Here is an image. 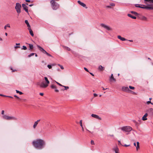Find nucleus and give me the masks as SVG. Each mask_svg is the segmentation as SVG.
<instances>
[{
	"label": "nucleus",
	"mask_w": 153,
	"mask_h": 153,
	"mask_svg": "<svg viewBox=\"0 0 153 153\" xmlns=\"http://www.w3.org/2000/svg\"><path fill=\"white\" fill-rule=\"evenodd\" d=\"M33 144L35 147L38 149H43L45 145V141L41 139H37L33 142Z\"/></svg>",
	"instance_id": "obj_1"
},
{
	"label": "nucleus",
	"mask_w": 153,
	"mask_h": 153,
	"mask_svg": "<svg viewBox=\"0 0 153 153\" xmlns=\"http://www.w3.org/2000/svg\"><path fill=\"white\" fill-rule=\"evenodd\" d=\"M44 79L45 82L43 81L41 83L38 84L41 88H46L48 86V85L50 83V82L47 77H45Z\"/></svg>",
	"instance_id": "obj_2"
},
{
	"label": "nucleus",
	"mask_w": 153,
	"mask_h": 153,
	"mask_svg": "<svg viewBox=\"0 0 153 153\" xmlns=\"http://www.w3.org/2000/svg\"><path fill=\"white\" fill-rule=\"evenodd\" d=\"M143 7H140L139 4H136L135 6L137 7H138L140 8L148 9L149 10H153V4H151L148 5L147 6L145 5H142Z\"/></svg>",
	"instance_id": "obj_3"
},
{
	"label": "nucleus",
	"mask_w": 153,
	"mask_h": 153,
	"mask_svg": "<svg viewBox=\"0 0 153 153\" xmlns=\"http://www.w3.org/2000/svg\"><path fill=\"white\" fill-rule=\"evenodd\" d=\"M50 3L53 10H56L59 8V4L54 0H51Z\"/></svg>",
	"instance_id": "obj_4"
},
{
	"label": "nucleus",
	"mask_w": 153,
	"mask_h": 153,
	"mask_svg": "<svg viewBox=\"0 0 153 153\" xmlns=\"http://www.w3.org/2000/svg\"><path fill=\"white\" fill-rule=\"evenodd\" d=\"M3 119L7 120H17V118L14 117L10 116L7 115H4L2 116Z\"/></svg>",
	"instance_id": "obj_5"
},
{
	"label": "nucleus",
	"mask_w": 153,
	"mask_h": 153,
	"mask_svg": "<svg viewBox=\"0 0 153 153\" xmlns=\"http://www.w3.org/2000/svg\"><path fill=\"white\" fill-rule=\"evenodd\" d=\"M21 4L19 3H17L16 4L15 9L17 13H18V15H19V14L21 12Z\"/></svg>",
	"instance_id": "obj_6"
},
{
	"label": "nucleus",
	"mask_w": 153,
	"mask_h": 153,
	"mask_svg": "<svg viewBox=\"0 0 153 153\" xmlns=\"http://www.w3.org/2000/svg\"><path fill=\"white\" fill-rule=\"evenodd\" d=\"M121 129L123 131L128 132L132 130V128L129 126H123L121 128Z\"/></svg>",
	"instance_id": "obj_7"
},
{
	"label": "nucleus",
	"mask_w": 153,
	"mask_h": 153,
	"mask_svg": "<svg viewBox=\"0 0 153 153\" xmlns=\"http://www.w3.org/2000/svg\"><path fill=\"white\" fill-rule=\"evenodd\" d=\"M91 116L96 119H98L100 120H101V118L98 115H97L96 114H92L91 115Z\"/></svg>",
	"instance_id": "obj_8"
},
{
	"label": "nucleus",
	"mask_w": 153,
	"mask_h": 153,
	"mask_svg": "<svg viewBox=\"0 0 153 153\" xmlns=\"http://www.w3.org/2000/svg\"><path fill=\"white\" fill-rule=\"evenodd\" d=\"M51 88L52 89H54L55 90V91L56 92H59V91L57 89V88L56 87V86L55 85H54L53 84H52L51 86Z\"/></svg>",
	"instance_id": "obj_9"
},
{
	"label": "nucleus",
	"mask_w": 153,
	"mask_h": 153,
	"mask_svg": "<svg viewBox=\"0 0 153 153\" xmlns=\"http://www.w3.org/2000/svg\"><path fill=\"white\" fill-rule=\"evenodd\" d=\"M77 2L79 4L82 6L83 7H85L86 8H87V7H86L85 4L81 2L80 1H77Z\"/></svg>",
	"instance_id": "obj_10"
},
{
	"label": "nucleus",
	"mask_w": 153,
	"mask_h": 153,
	"mask_svg": "<svg viewBox=\"0 0 153 153\" xmlns=\"http://www.w3.org/2000/svg\"><path fill=\"white\" fill-rule=\"evenodd\" d=\"M22 7L23 8L24 10H25V11L28 13V7L26 6V5L25 4H22Z\"/></svg>",
	"instance_id": "obj_11"
},
{
	"label": "nucleus",
	"mask_w": 153,
	"mask_h": 153,
	"mask_svg": "<svg viewBox=\"0 0 153 153\" xmlns=\"http://www.w3.org/2000/svg\"><path fill=\"white\" fill-rule=\"evenodd\" d=\"M40 120H39L34 122V125L33 126V128L34 129H35L36 128L39 122L40 121Z\"/></svg>",
	"instance_id": "obj_12"
},
{
	"label": "nucleus",
	"mask_w": 153,
	"mask_h": 153,
	"mask_svg": "<svg viewBox=\"0 0 153 153\" xmlns=\"http://www.w3.org/2000/svg\"><path fill=\"white\" fill-rule=\"evenodd\" d=\"M122 90L125 92H128L130 91L128 88V87H123L122 88Z\"/></svg>",
	"instance_id": "obj_13"
},
{
	"label": "nucleus",
	"mask_w": 153,
	"mask_h": 153,
	"mask_svg": "<svg viewBox=\"0 0 153 153\" xmlns=\"http://www.w3.org/2000/svg\"><path fill=\"white\" fill-rule=\"evenodd\" d=\"M113 150L114 151L115 153H119V149L117 146H115L113 148Z\"/></svg>",
	"instance_id": "obj_14"
},
{
	"label": "nucleus",
	"mask_w": 153,
	"mask_h": 153,
	"mask_svg": "<svg viewBox=\"0 0 153 153\" xmlns=\"http://www.w3.org/2000/svg\"><path fill=\"white\" fill-rule=\"evenodd\" d=\"M37 47L39 48V50L43 52V53H44L45 52V51L42 47H41L39 45L37 46Z\"/></svg>",
	"instance_id": "obj_15"
},
{
	"label": "nucleus",
	"mask_w": 153,
	"mask_h": 153,
	"mask_svg": "<svg viewBox=\"0 0 153 153\" xmlns=\"http://www.w3.org/2000/svg\"><path fill=\"white\" fill-rule=\"evenodd\" d=\"M148 116L147 113H146L145 115L143 116L142 118V120H147V118H146L147 116Z\"/></svg>",
	"instance_id": "obj_16"
},
{
	"label": "nucleus",
	"mask_w": 153,
	"mask_h": 153,
	"mask_svg": "<svg viewBox=\"0 0 153 153\" xmlns=\"http://www.w3.org/2000/svg\"><path fill=\"white\" fill-rule=\"evenodd\" d=\"M117 38L118 39H120V40L123 41H126L127 40V39H126L125 38L123 37H121V36H117Z\"/></svg>",
	"instance_id": "obj_17"
},
{
	"label": "nucleus",
	"mask_w": 153,
	"mask_h": 153,
	"mask_svg": "<svg viewBox=\"0 0 153 153\" xmlns=\"http://www.w3.org/2000/svg\"><path fill=\"white\" fill-rule=\"evenodd\" d=\"M110 81H113L114 82H115L116 81V80L114 77L113 76V75L112 74H111V77H110Z\"/></svg>",
	"instance_id": "obj_18"
},
{
	"label": "nucleus",
	"mask_w": 153,
	"mask_h": 153,
	"mask_svg": "<svg viewBox=\"0 0 153 153\" xmlns=\"http://www.w3.org/2000/svg\"><path fill=\"white\" fill-rule=\"evenodd\" d=\"M105 68L102 65H100L98 67V70L100 71H103L104 70Z\"/></svg>",
	"instance_id": "obj_19"
},
{
	"label": "nucleus",
	"mask_w": 153,
	"mask_h": 153,
	"mask_svg": "<svg viewBox=\"0 0 153 153\" xmlns=\"http://www.w3.org/2000/svg\"><path fill=\"white\" fill-rule=\"evenodd\" d=\"M28 29L29 30V32L30 34V35L33 36H34V34L33 32V31L30 28H28Z\"/></svg>",
	"instance_id": "obj_20"
},
{
	"label": "nucleus",
	"mask_w": 153,
	"mask_h": 153,
	"mask_svg": "<svg viewBox=\"0 0 153 153\" xmlns=\"http://www.w3.org/2000/svg\"><path fill=\"white\" fill-rule=\"evenodd\" d=\"M128 17H131L133 19H136V17L135 16H132L131 14H128Z\"/></svg>",
	"instance_id": "obj_21"
},
{
	"label": "nucleus",
	"mask_w": 153,
	"mask_h": 153,
	"mask_svg": "<svg viewBox=\"0 0 153 153\" xmlns=\"http://www.w3.org/2000/svg\"><path fill=\"white\" fill-rule=\"evenodd\" d=\"M25 22L26 24L27 25V27H28V28H30V25H29V23L27 20H25Z\"/></svg>",
	"instance_id": "obj_22"
},
{
	"label": "nucleus",
	"mask_w": 153,
	"mask_h": 153,
	"mask_svg": "<svg viewBox=\"0 0 153 153\" xmlns=\"http://www.w3.org/2000/svg\"><path fill=\"white\" fill-rule=\"evenodd\" d=\"M136 150L138 151L140 148L139 143L138 142H137V146H136Z\"/></svg>",
	"instance_id": "obj_23"
},
{
	"label": "nucleus",
	"mask_w": 153,
	"mask_h": 153,
	"mask_svg": "<svg viewBox=\"0 0 153 153\" xmlns=\"http://www.w3.org/2000/svg\"><path fill=\"white\" fill-rule=\"evenodd\" d=\"M105 28L108 30H111V28L107 25H106L105 27Z\"/></svg>",
	"instance_id": "obj_24"
},
{
	"label": "nucleus",
	"mask_w": 153,
	"mask_h": 153,
	"mask_svg": "<svg viewBox=\"0 0 153 153\" xmlns=\"http://www.w3.org/2000/svg\"><path fill=\"white\" fill-rule=\"evenodd\" d=\"M62 47L68 51H70L71 50V49L65 46H62Z\"/></svg>",
	"instance_id": "obj_25"
},
{
	"label": "nucleus",
	"mask_w": 153,
	"mask_h": 153,
	"mask_svg": "<svg viewBox=\"0 0 153 153\" xmlns=\"http://www.w3.org/2000/svg\"><path fill=\"white\" fill-rule=\"evenodd\" d=\"M10 27V26L9 24H8L7 25H5L4 27V29H6L7 28V27Z\"/></svg>",
	"instance_id": "obj_26"
},
{
	"label": "nucleus",
	"mask_w": 153,
	"mask_h": 153,
	"mask_svg": "<svg viewBox=\"0 0 153 153\" xmlns=\"http://www.w3.org/2000/svg\"><path fill=\"white\" fill-rule=\"evenodd\" d=\"M30 47V49H32L33 48V46L31 44H29Z\"/></svg>",
	"instance_id": "obj_27"
},
{
	"label": "nucleus",
	"mask_w": 153,
	"mask_h": 153,
	"mask_svg": "<svg viewBox=\"0 0 153 153\" xmlns=\"http://www.w3.org/2000/svg\"><path fill=\"white\" fill-rule=\"evenodd\" d=\"M16 93L19 94L20 95H22L23 94V93L21 91H20L18 90H16Z\"/></svg>",
	"instance_id": "obj_28"
},
{
	"label": "nucleus",
	"mask_w": 153,
	"mask_h": 153,
	"mask_svg": "<svg viewBox=\"0 0 153 153\" xmlns=\"http://www.w3.org/2000/svg\"><path fill=\"white\" fill-rule=\"evenodd\" d=\"M144 1L151 2L153 4V0H145Z\"/></svg>",
	"instance_id": "obj_29"
},
{
	"label": "nucleus",
	"mask_w": 153,
	"mask_h": 153,
	"mask_svg": "<svg viewBox=\"0 0 153 153\" xmlns=\"http://www.w3.org/2000/svg\"><path fill=\"white\" fill-rule=\"evenodd\" d=\"M22 49L24 50H26L27 49V48L26 46H23Z\"/></svg>",
	"instance_id": "obj_30"
},
{
	"label": "nucleus",
	"mask_w": 153,
	"mask_h": 153,
	"mask_svg": "<svg viewBox=\"0 0 153 153\" xmlns=\"http://www.w3.org/2000/svg\"><path fill=\"white\" fill-rule=\"evenodd\" d=\"M44 53L46 54L48 56H51V57L52 56L51 54H49V53H47L46 51H45V53Z\"/></svg>",
	"instance_id": "obj_31"
},
{
	"label": "nucleus",
	"mask_w": 153,
	"mask_h": 153,
	"mask_svg": "<svg viewBox=\"0 0 153 153\" xmlns=\"http://www.w3.org/2000/svg\"><path fill=\"white\" fill-rule=\"evenodd\" d=\"M106 25H105L103 23L101 24V26L104 28L105 27Z\"/></svg>",
	"instance_id": "obj_32"
},
{
	"label": "nucleus",
	"mask_w": 153,
	"mask_h": 153,
	"mask_svg": "<svg viewBox=\"0 0 153 153\" xmlns=\"http://www.w3.org/2000/svg\"><path fill=\"white\" fill-rule=\"evenodd\" d=\"M34 54L35 53H31L28 56V57H30L31 56H33Z\"/></svg>",
	"instance_id": "obj_33"
},
{
	"label": "nucleus",
	"mask_w": 153,
	"mask_h": 153,
	"mask_svg": "<svg viewBox=\"0 0 153 153\" xmlns=\"http://www.w3.org/2000/svg\"><path fill=\"white\" fill-rule=\"evenodd\" d=\"M129 88L130 89H134V87H132L131 86H129Z\"/></svg>",
	"instance_id": "obj_34"
},
{
	"label": "nucleus",
	"mask_w": 153,
	"mask_h": 153,
	"mask_svg": "<svg viewBox=\"0 0 153 153\" xmlns=\"http://www.w3.org/2000/svg\"><path fill=\"white\" fill-rule=\"evenodd\" d=\"M62 87H63L65 88V90H67V89H69V87L68 86H63Z\"/></svg>",
	"instance_id": "obj_35"
},
{
	"label": "nucleus",
	"mask_w": 153,
	"mask_h": 153,
	"mask_svg": "<svg viewBox=\"0 0 153 153\" xmlns=\"http://www.w3.org/2000/svg\"><path fill=\"white\" fill-rule=\"evenodd\" d=\"M55 82L58 84V85H59L60 86H63V85H62L61 84H60V83H59V82H57L56 81H55Z\"/></svg>",
	"instance_id": "obj_36"
},
{
	"label": "nucleus",
	"mask_w": 153,
	"mask_h": 153,
	"mask_svg": "<svg viewBox=\"0 0 153 153\" xmlns=\"http://www.w3.org/2000/svg\"><path fill=\"white\" fill-rule=\"evenodd\" d=\"M131 13H134L135 15H137V12L134 11H131Z\"/></svg>",
	"instance_id": "obj_37"
},
{
	"label": "nucleus",
	"mask_w": 153,
	"mask_h": 153,
	"mask_svg": "<svg viewBox=\"0 0 153 153\" xmlns=\"http://www.w3.org/2000/svg\"><path fill=\"white\" fill-rule=\"evenodd\" d=\"M47 67H48L49 68V69H51L52 68V66H51V65H47Z\"/></svg>",
	"instance_id": "obj_38"
},
{
	"label": "nucleus",
	"mask_w": 153,
	"mask_h": 153,
	"mask_svg": "<svg viewBox=\"0 0 153 153\" xmlns=\"http://www.w3.org/2000/svg\"><path fill=\"white\" fill-rule=\"evenodd\" d=\"M142 19L144 20H146L147 18L145 16H143L142 17Z\"/></svg>",
	"instance_id": "obj_39"
},
{
	"label": "nucleus",
	"mask_w": 153,
	"mask_h": 153,
	"mask_svg": "<svg viewBox=\"0 0 153 153\" xmlns=\"http://www.w3.org/2000/svg\"><path fill=\"white\" fill-rule=\"evenodd\" d=\"M151 102L150 101H148L146 103V104L147 105H149V103L151 104Z\"/></svg>",
	"instance_id": "obj_40"
},
{
	"label": "nucleus",
	"mask_w": 153,
	"mask_h": 153,
	"mask_svg": "<svg viewBox=\"0 0 153 153\" xmlns=\"http://www.w3.org/2000/svg\"><path fill=\"white\" fill-rule=\"evenodd\" d=\"M91 144H92V145H94V142L93 140H91Z\"/></svg>",
	"instance_id": "obj_41"
},
{
	"label": "nucleus",
	"mask_w": 153,
	"mask_h": 153,
	"mask_svg": "<svg viewBox=\"0 0 153 153\" xmlns=\"http://www.w3.org/2000/svg\"><path fill=\"white\" fill-rule=\"evenodd\" d=\"M80 125L81 126V127H83L82 125V120H81L80 121Z\"/></svg>",
	"instance_id": "obj_42"
},
{
	"label": "nucleus",
	"mask_w": 153,
	"mask_h": 153,
	"mask_svg": "<svg viewBox=\"0 0 153 153\" xmlns=\"http://www.w3.org/2000/svg\"><path fill=\"white\" fill-rule=\"evenodd\" d=\"M14 97H15L18 99L19 100H21V99L18 97L17 96H16V95H14Z\"/></svg>",
	"instance_id": "obj_43"
},
{
	"label": "nucleus",
	"mask_w": 153,
	"mask_h": 153,
	"mask_svg": "<svg viewBox=\"0 0 153 153\" xmlns=\"http://www.w3.org/2000/svg\"><path fill=\"white\" fill-rule=\"evenodd\" d=\"M20 47L19 46H16L14 47V48L15 49H17V48H20Z\"/></svg>",
	"instance_id": "obj_44"
},
{
	"label": "nucleus",
	"mask_w": 153,
	"mask_h": 153,
	"mask_svg": "<svg viewBox=\"0 0 153 153\" xmlns=\"http://www.w3.org/2000/svg\"><path fill=\"white\" fill-rule=\"evenodd\" d=\"M110 5L111 6H114L115 4L114 3H111L110 4Z\"/></svg>",
	"instance_id": "obj_45"
},
{
	"label": "nucleus",
	"mask_w": 153,
	"mask_h": 153,
	"mask_svg": "<svg viewBox=\"0 0 153 153\" xmlns=\"http://www.w3.org/2000/svg\"><path fill=\"white\" fill-rule=\"evenodd\" d=\"M59 67H60L62 69H63L64 68L61 65H59Z\"/></svg>",
	"instance_id": "obj_46"
},
{
	"label": "nucleus",
	"mask_w": 153,
	"mask_h": 153,
	"mask_svg": "<svg viewBox=\"0 0 153 153\" xmlns=\"http://www.w3.org/2000/svg\"><path fill=\"white\" fill-rule=\"evenodd\" d=\"M0 96H1L4 97H7V96H6V95H3V94H0Z\"/></svg>",
	"instance_id": "obj_47"
},
{
	"label": "nucleus",
	"mask_w": 153,
	"mask_h": 153,
	"mask_svg": "<svg viewBox=\"0 0 153 153\" xmlns=\"http://www.w3.org/2000/svg\"><path fill=\"white\" fill-rule=\"evenodd\" d=\"M84 70L86 71L87 72H88V70L86 68H84Z\"/></svg>",
	"instance_id": "obj_48"
},
{
	"label": "nucleus",
	"mask_w": 153,
	"mask_h": 153,
	"mask_svg": "<svg viewBox=\"0 0 153 153\" xmlns=\"http://www.w3.org/2000/svg\"><path fill=\"white\" fill-rule=\"evenodd\" d=\"M94 97H96L97 96V94H96L94 93Z\"/></svg>",
	"instance_id": "obj_49"
},
{
	"label": "nucleus",
	"mask_w": 153,
	"mask_h": 153,
	"mask_svg": "<svg viewBox=\"0 0 153 153\" xmlns=\"http://www.w3.org/2000/svg\"><path fill=\"white\" fill-rule=\"evenodd\" d=\"M4 111L2 110L1 111V114L3 115L4 114Z\"/></svg>",
	"instance_id": "obj_50"
},
{
	"label": "nucleus",
	"mask_w": 153,
	"mask_h": 153,
	"mask_svg": "<svg viewBox=\"0 0 153 153\" xmlns=\"http://www.w3.org/2000/svg\"><path fill=\"white\" fill-rule=\"evenodd\" d=\"M10 69H11V70H12V71L13 72H14V71H16V70H13L12 68H10Z\"/></svg>",
	"instance_id": "obj_51"
},
{
	"label": "nucleus",
	"mask_w": 153,
	"mask_h": 153,
	"mask_svg": "<svg viewBox=\"0 0 153 153\" xmlns=\"http://www.w3.org/2000/svg\"><path fill=\"white\" fill-rule=\"evenodd\" d=\"M39 94L42 96H43L44 95V94L42 93H40Z\"/></svg>",
	"instance_id": "obj_52"
},
{
	"label": "nucleus",
	"mask_w": 153,
	"mask_h": 153,
	"mask_svg": "<svg viewBox=\"0 0 153 153\" xmlns=\"http://www.w3.org/2000/svg\"><path fill=\"white\" fill-rule=\"evenodd\" d=\"M130 146V145H126V144H125L124 146H126V147H127V146Z\"/></svg>",
	"instance_id": "obj_53"
},
{
	"label": "nucleus",
	"mask_w": 153,
	"mask_h": 153,
	"mask_svg": "<svg viewBox=\"0 0 153 153\" xmlns=\"http://www.w3.org/2000/svg\"><path fill=\"white\" fill-rule=\"evenodd\" d=\"M118 142L119 143V145L120 144V145H122V144H121V142H120V141L118 140Z\"/></svg>",
	"instance_id": "obj_54"
},
{
	"label": "nucleus",
	"mask_w": 153,
	"mask_h": 153,
	"mask_svg": "<svg viewBox=\"0 0 153 153\" xmlns=\"http://www.w3.org/2000/svg\"><path fill=\"white\" fill-rule=\"evenodd\" d=\"M106 7H107V8H111V6H106Z\"/></svg>",
	"instance_id": "obj_55"
},
{
	"label": "nucleus",
	"mask_w": 153,
	"mask_h": 153,
	"mask_svg": "<svg viewBox=\"0 0 153 153\" xmlns=\"http://www.w3.org/2000/svg\"><path fill=\"white\" fill-rule=\"evenodd\" d=\"M7 97H8L10 98H13V97H12L11 96H7Z\"/></svg>",
	"instance_id": "obj_56"
},
{
	"label": "nucleus",
	"mask_w": 153,
	"mask_h": 153,
	"mask_svg": "<svg viewBox=\"0 0 153 153\" xmlns=\"http://www.w3.org/2000/svg\"><path fill=\"white\" fill-rule=\"evenodd\" d=\"M25 1L27 2H30V0H26Z\"/></svg>",
	"instance_id": "obj_57"
},
{
	"label": "nucleus",
	"mask_w": 153,
	"mask_h": 153,
	"mask_svg": "<svg viewBox=\"0 0 153 153\" xmlns=\"http://www.w3.org/2000/svg\"><path fill=\"white\" fill-rule=\"evenodd\" d=\"M102 88L103 90H105V89H108V88H106L105 89V88H104L103 87H102Z\"/></svg>",
	"instance_id": "obj_58"
},
{
	"label": "nucleus",
	"mask_w": 153,
	"mask_h": 153,
	"mask_svg": "<svg viewBox=\"0 0 153 153\" xmlns=\"http://www.w3.org/2000/svg\"><path fill=\"white\" fill-rule=\"evenodd\" d=\"M134 146H136V143L135 142L134 143Z\"/></svg>",
	"instance_id": "obj_59"
},
{
	"label": "nucleus",
	"mask_w": 153,
	"mask_h": 153,
	"mask_svg": "<svg viewBox=\"0 0 153 153\" xmlns=\"http://www.w3.org/2000/svg\"><path fill=\"white\" fill-rule=\"evenodd\" d=\"M90 74L92 76H94V75L92 73H90Z\"/></svg>",
	"instance_id": "obj_60"
},
{
	"label": "nucleus",
	"mask_w": 153,
	"mask_h": 153,
	"mask_svg": "<svg viewBox=\"0 0 153 153\" xmlns=\"http://www.w3.org/2000/svg\"><path fill=\"white\" fill-rule=\"evenodd\" d=\"M16 45H20V43H16Z\"/></svg>",
	"instance_id": "obj_61"
},
{
	"label": "nucleus",
	"mask_w": 153,
	"mask_h": 153,
	"mask_svg": "<svg viewBox=\"0 0 153 153\" xmlns=\"http://www.w3.org/2000/svg\"><path fill=\"white\" fill-rule=\"evenodd\" d=\"M82 130L83 131H84V128H83V127H82Z\"/></svg>",
	"instance_id": "obj_62"
},
{
	"label": "nucleus",
	"mask_w": 153,
	"mask_h": 153,
	"mask_svg": "<svg viewBox=\"0 0 153 153\" xmlns=\"http://www.w3.org/2000/svg\"><path fill=\"white\" fill-rule=\"evenodd\" d=\"M5 35H6V36H7V33H5Z\"/></svg>",
	"instance_id": "obj_63"
},
{
	"label": "nucleus",
	"mask_w": 153,
	"mask_h": 153,
	"mask_svg": "<svg viewBox=\"0 0 153 153\" xmlns=\"http://www.w3.org/2000/svg\"><path fill=\"white\" fill-rule=\"evenodd\" d=\"M33 5V4H30V5H29V6L30 7H31V6H32Z\"/></svg>",
	"instance_id": "obj_64"
}]
</instances>
